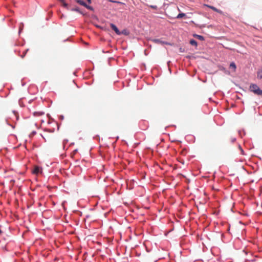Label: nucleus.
Here are the masks:
<instances>
[{
    "mask_svg": "<svg viewBox=\"0 0 262 262\" xmlns=\"http://www.w3.org/2000/svg\"><path fill=\"white\" fill-rule=\"evenodd\" d=\"M2 231L0 229V234H2Z\"/></svg>",
    "mask_w": 262,
    "mask_h": 262,
    "instance_id": "412c9836",
    "label": "nucleus"
},
{
    "mask_svg": "<svg viewBox=\"0 0 262 262\" xmlns=\"http://www.w3.org/2000/svg\"><path fill=\"white\" fill-rule=\"evenodd\" d=\"M72 11H76L79 13L82 14V12L80 11V9L78 7L72 8L70 9Z\"/></svg>",
    "mask_w": 262,
    "mask_h": 262,
    "instance_id": "0eeeda50",
    "label": "nucleus"
},
{
    "mask_svg": "<svg viewBox=\"0 0 262 262\" xmlns=\"http://www.w3.org/2000/svg\"><path fill=\"white\" fill-rule=\"evenodd\" d=\"M111 28L113 30L117 35H120L121 32L119 30L117 27L113 24H111Z\"/></svg>",
    "mask_w": 262,
    "mask_h": 262,
    "instance_id": "20e7f679",
    "label": "nucleus"
},
{
    "mask_svg": "<svg viewBox=\"0 0 262 262\" xmlns=\"http://www.w3.org/2000/svg\"><path fill=\"white\" fill-rule=\"evenodd\" d=\"M149 7L155 10L158 9V7L156 5H150Z\"/></svg>",
    "mask_w": 262,
    "mask_h": 262,
    "instance_id": "2eb2a0df",
    "label": "nucleus"
},
{
    "mask_svg": "<svg viewBox=\"0 0 262 262\" xmlns=\"http://www.w3.org/2000/svg\"><path fill=\"white\" fill-rule=\"evenodd\" d=\"M121 34H126V30H123L122 32H121Z\"/></svg>",
    "mask_w": 262,
    "mask_h": 262,
    "instance_id": "f3484780",
    "label": "nucleus"
},
{
    "mask_svg": "<svg viewBox=\"0 0 262 262\" xmlns=\"http://www.w3.org/2000/svg\"><path fill=\"white\" fill-rule=\"evenodd\" d=\"M194 36L196 37L198 39H199L200 40H204V37L203 36L196 34V35H194Z\"/></svg>",
    "mask_w": 262,
    "mask_h": 262,
    "instance_id": "f8f14e48",
    "label": "nucleus"
},
{
    "mask_svg": "<svg viewBox=\"0 0 262 262\" xmlns=\"http://www.w3.org/2000/svg\"><path fill=\"white\" fill-rule=\"evenodd\" d=\"M257 78L262 79V69H259L257 73Z\"/></svg>",
    "mask_w": 262,
    "mask_h": 262,
    "instance_id": "6e6552de",
    "label": "nucleus"
},
{
    "mask_svg": "<svg viewBox=\"0 0 262 262\" xmlns=\"http://www.w3.org/2000/svg\"><path fill=\"white\" fill-rule=\"evenodd\" d=\"M87 1L88 2V3L89 4H91V0H87Z\"/></svg>",
    "mask_w": 262,
    "mask_h": 262,
    "instance_id": "aec40b11",
    "label": "nucleus"
},
{
    "mask_svg": "<svg viewBox=\"0 0 262 262\" xmlns=\"http://www.w3.org/2000/svg\"><path fill=\"white\" fill-rule=\"evenodd\" d=\"M190 43L192 46H197V42L195 40H193V39H191L190 41Z\"/></svg>",
    "mask_w": 262,
    "mask_h": 262,
    "instance_id": "9b49d317",
    "label": "nucleus"
},
{
    "mask_svg": "<svg viewBox=\"0 0 262 262\" xmlns=\"http://www.w3.org/2000/svg\"><path fill=\"white\" fill-rule=\"evenodd\" d=\"M36 115H42V113H40V112H38V113L34 112V116H36Z\"/></svg>",
    "mask_w": 262,
    "mask_h": 262,
    "instance_id": "dca6fc26",
    "label": "nucleus"
},
{
    "mask_svg": "<svg viewBox=\"0 0 262 262\" xmlns=\"http://www.w3.org/2000/svg\"><path fill=\"white\" fill-rule=\"evenodd\" d=\"M154 42L156 43H160V44H162V45H163V44H166V45H170L169 43H168L167 42H164V41H161L159 39H155L152 40Z\"/></svg>",
    "mask_w": 262,
    "mask_h": 262,
    "instance_id": "39448f33",
    "label": "nucleus"
},
{
    "mask_svg": "<svg viewBox=\"0 0 262 262\" xmlns=\"http://www.w3.org/2000/svg\"><path fill=\"white\" fill-rule=\"evenodd\" d=\"M249 89L250 90L253 92L255 94L262 96V90H260L256 84H251L250 85Z\"/></svg>",
    "mask_w": 262,
    "mask_h": 262,
    "instance_id": "f257e3e1",
    "label": "nucleus"
},
{
    "mask_svg": "<svg viewBox=\"0 0 262 262\" xmlns=\"http://www.w3.org/2000/svg\"><path fill=\"white\" fill-rule=\"evenodd\" d=\"M75 1L79 5L84 6V7H85L86 8H87L90 10L93 11L94 9L93 8V7L88 5L84 1H83L82 0H75Z\"/></svg>",
    "mask_w": 262,
    "mask_h": 262,
    "instance_id": "f03ea898",
    "label": "nucleus"
},
{
    "mask_svg": "<svg viewBox=\"0 0 262 262\" xmlns=\"http://www.w3.org/2000/svg\"><path fill=\"white\" fill-rule=\"evenodd\" d=\"M28 50H29L28 49H27L25 51V52L23 53V54L21 55V58H24L25 57V56L26 55V54Z\"/></svg>",
    "mask_w": 262,
    "mask_h": 262,
    "instance_id": "4468645a",
    "label": "nucleus"
},
{
    "mask_svg": "<svg viewBox=\"0 0 262 262\" xmlns=\"http://www.w3.org/2000/svg\"><path fill=\"white\" fill-rule=\"evenodd\" d=\"M61 3H62V6L66 8V9H67L68 10H70V8L68 6V5L65 3V2L64 1V0H63V2H60Z\"/></svg>",
    "mask_w": 262,
    "mask_h": 262,
    "instance_id": "9d476101",
    "label": "nucleus"
},
{
    "mask_svg": "<svg viewBox=\"0 0 262 262\" xmlns=\"http://www.w3.org/2000/svg\"><path fill=\"white\" fill-rule=\"evenodd\" d=\"M204 6L212 9L214 11L220 14H223V12L221 10L216 9L215 7H214L212 6L208 5L207 4H204Z\"/></svg>",
    "mask_w": 262,
    "mask_h": 262,
    "instance_id": "7ed1b4c3",
    "label": "nucleus"
},
{
    "mask_svg": "<svg viewBox=\"0 0 262 262\" xmlns=\"http://www.w3.org/2000/svg\"><path fill=\"white\" fill-rule=\"evenodd\" d=\"M185 16V13H179L177 16V18H181L183 17H184Z\"/></svg>",
    "mask_w": 262,
    "mask_h": 262,
    "instance_id": "ddd939ff",
    "label": "nucleus"
},
{
    "mask_svg": "<svg viewBox=\"0 0 262 262\" xmlns=\"http://www.w3.org/2000/svg\"><path fill=\"white\" fill-rule=\"evenodd\" d=\"M236 140L235 138H232L231 139V141L232 142H235V141Z\"/></svg>",
    "mask_w": 262,
    "mask_h": 262,
    "instance_id": "6ab92c4d",
    "label": "nucleus"
},
{
    "mask_svg": "<svg viewBox=\"0 0 262 262\" xmlns=\"http://www.w3.org/2000/svg\"><path fill=\"white\" fill-rule=\"evenodd\" d=\"M40 168L39 167L37 166H36L34 167V168L33 170V173H34V174H38L40 172Z\"/></svg>",
    "mask_w": 262,
    "mask_h": 262,
    "instance_id": "423d86ee",
    "label": "nucleus"
},
{
    "mask_svg": "<svg viewBox=\"0 0 262 262\" xmlns=\"http://www.w3.org/2000/svg\"><path fill=\"white\" fill-rule=\"evenodd\" d=\"M230 67L233 69L234 72L235 71L236 67L235 63L231 62L230 64Z\"/></svg>",
    "mask_w": 262,
    "mask_h": 262,
    "instance_id": "1a4fd4ad",
    "label": "nucleus"
},
{
    "mask_svg": "<svg viewBox=\"0 0 262 262\" xmlns=\"http://www.w3.org/2000/svg\"><path fill=\"white\" fill-rule=\"evenodd\" d=\"M238 148L241 150L242 152H243V150L242 149V148L240 145H238Z\"/></svg>",
    "mask_w": 262,
    "mask_h": 262,
    "instance_id": "a211bd4d",
    "label": "nucleus"
}]
</instances>
